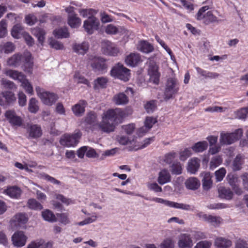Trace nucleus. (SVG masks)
<instances>
[{
  "label": "nucleus",
  "instance_id": "36",
  "mask_svg": "<svg viewBox=\"0 0 248 248\" xmlns=\"http://www.w3.org/2000/svg\"><path fill=\"white\" fill-rule=\"evenodd\" d=\"M22 59V55L15 54L8 59L7 64L9 66H17L20 64Z\"/></svg>",
  "mask_w": 248,
  "mask_h": 248
},
{
  "label": "nucleus",
  "instance_id": "56",
  "mask_svg": "<svg viewBox=\"0 0 248 248\" xmlns=\"http://www.w3.org/2000/svg\"><path fill=\"white\" fill-rule=\"evenodd\" d=\"M1 84L5 89H13L16 88L14 83L5 78H2Z\"/></svg>",
  "mask_w": 248,
  "mask_h": 248
},
{
  "label": "nucleus",
  "instance_id": "2",
  "mask_svg": "<svg viewBox=\"0 0 248 248\" xmlns=\"http://www.w3.org/2000/svg\"><path fill=\"white\" fill-rule=\"evenodd\" d=\"M211 2L210 5L203 6L200 8L196 15V18L198 20L202 21L205 25H209L211 23L218 22L217 17L214 16L211 11L206 12L210 9Z\"/></svg>",
  "mask_w": 248,
  "mask_h": 248
},
{
  "label": "nucleus",
  "instance_id": "7",
  "mask_svg": "<svg viewBox=\"0 0 248 248\" xmlns=\"http://www.w3.org/2000/svg\"><path fill=\"white\" fill-rule=\"evenodd\" d=\"M36 91L43 103L48 106L52 105L58 98L54 93L45 91L39 87L36 88Z\"/></svg>",
  "mask_w": 248,
  "mask_h": 248
},
{
  "label": "nucleus",
  "instance_id": "64",
  "mask_svg": "<svg viewBox=\"0 0 248 248\" xmlns=\"http://www.w3.org/2000/svg\"><path fill=\"white\" fill-rule=\"evenodd\" d=\"M235 248H248V243L243 239L237 240L235 244Z\"/></svg>",
  "mask_w": 248,
  "mask_h": 248
},
{
  "label": "nucleus",
  "instance_id": "40",
  "mask_svg": "<svg viewBox=\"0 0 248 248\" xmlns=\"http://www.w3.org/2000/svg\"><path fill=\"white\" fill-rule=\"evenodd\" d=\"M208 147V143L206 141H199L195 143L192 147V149L196 153L202 152Z\"/></svg>",
  "mask_w": 248,
  "mask_h": 248
},
{
  "label": "nucleus",
  "instance_id": "44",
  "mask_svg": "<svg viewBox=\"0 0 248 248\" xmlns=\"http://www.w3.org/2000/svg\"><path fill=\"white\" fill-rule=\"evenodd\" d=\"M54 34L58 38H67L69 36V32L66 28H61L54 31Z\"/></svg>",
  "mask_w": 248,
  "mask_h": 248
},
{
  "label": "nucleus",
  "instance_id": "29",
  "mask_svg": "<svg viewBox=\"0 0 248 248\" xmlns=\"http://www.w3.org/2000/svg\"><path fill=\"white\" fill-rule=\"evenodd\" d=\"M219 197L221 198L230 200L232 198L233 193L229 188L220 186L218 189Z\"/></svg>",
  "mask_w": 248,
  "mask_h": 248
},
{
  "label": "nucleus",
  "instance_id": "27",
  "mask_svg": "<svg viewBox=\"0 0 248 248\" xmlns=\"http://www.w3.org/2000/svg\"><path fill=\"white\" fill-rule=\"evenodd\" d=\"M5 74L13 79L17 80L21 82L26 78V76L21 72L16 70H7L5 72Z\"/></svg>",
  "mask_w": 248,
  "mask_h": 248
},
{
  "label": "nucleus",
  "instance_id": "14",
  "mask_svg": "<svg viewBox=\"0 0 248 248\" xmlns=\"http://www.w3.org/2000/svg\"><path fill=\"white\" fill-rule=\"evenodd\" d=\"M158 66L154 61L149 62L148 74L150 77V79L155 84H158L160 74L158 71Z\"/></svg>",
  "mask_w": 248,
  "mask_h": 248
},
{
  "label": "nucleus",
  "instance_id": "42",
  "mask_svg": "<svg viewBox=\"0 0 248 248\" xmlns=\"http://www.w3.org/2000/svg\"><path fill=\"white\" fill-rule=\"evenodd\" d=\"M42 216L45 220L49 222H53L57 221L55 216L49 210H46L42 212Z\"/></svg>",
  "mask_w": 248,
  "mask_h": 248
},
{
  "label": "nucleus",
  "instance_id": "47",
  "mask_svg": "<svg viewBox=\"0 0 248 248\" xmlns=\"http://www.w3.org/2000/svg\"><path fill=\"white\" fill-rule=\"evenodd\" d=\"M222 162V159L220 156L213 157L210 162L209 167L211 170H214Z\"/></svg>",
  "mask_w": 248,
  "mask_h": 248
},
{
  "label": "nucleus",
  "instance_id": "4",
  "mask_svg": "<svg viewBox=\"0 0 248 248\" xmlns=\"http://www.w3.org/2000/svg\"><path fill=\"white\" fill-rule=\"evenodd\" d=\"M179 89V83L176 78H168L164 93V99L167 101L172 98L173 96L178 93Z\"/></svg>",
  "mask_w": 248,
  "mask_h": 248
},
{
  "label": "nucleus",
  "instance_id": "51",
  "mask_svg": "<svg viewBox=\"0 0 248 248\" xmlns=\"http://www.w3.org/2000/svg\"><path fill=\"white\" fill-rule=\"evenodd\" d=\"M28 206L30 208L34 210H41L43 208L42 205L36 200L31 199L28 202Z\"/></svg>",
  "mask_w": 248,
  "mask_h": 248
},
{
  "label": "nucleus",
  "instance_id": "26",
  "mask_svg": "<svg viewBox=\"0 0 248 248\" xmlns=\"http://www.w3.org/2000/svg\"><path fill=\"white\" fill-rule=\"evenodd\" d=\"M157 122L156 118L153 117H147L144 122V126L140 128L139 133H145L149 130L153 126V125Z\"/></svg>",
  "mask_w": 248,
  "mask_h": 248
},
{
  "label": "nucleus",
  "instance_id": "38",
  "mask_svg": "<svg viewBox=\"0 0 248 248\" xmlns=\"http://www.w3.org/2000/svg\"><path fill=\"white\" fill-rule=\"evenodd\" d=\"M14 221L19 225L26 223L28 218L25 213H19L15 215Z\"/></svg>",
  "mask_w": 248,
  "mask_h": 248
},
{
  "label": "nucleus",
  "instance_id": "23",
  "mask_svg": "<svg viewBox=\"0 0 248 248\" xmlns=\"http://www.w3.org/2000/svg\"><path fill=\"white\" fill-rule=\"evenodd\" d=\"M214 244L217 248H229L232 245V242L230 240L222 237L216 238Z\"/></svg>",
  "mask_w": 248,
  "mask_h": 248
},
{
  "label": "nucleus",
  "instance_id": "30",
  "mask_svg": "<svg viewBox=\"0 0 248 248\" xmlns=\"http://www.w3.org/2000/svg\"><path fill=\"white\" fill-rule=\"evenodd\" d=\"M113 101L118 105H125L128 103V98L125 93H120L114 96Z\"/></svg>",
  "mask_w": 248,
  "mask_h": 248
},
{
  "label": "nucleus",
  "instance_id": "28",
  "mask_svg": "<svg viewBox=\"0 0 248 248\" xmlns=\"http://www.w3.org/2000/svg\"><path fill=\"white\" fill-rule=\"evenodd\" d=\"M170 180L171 176L167 170L163 169L159 172L157 181L159 184L164 185Z\"/></svg>",
  "mask_w": 248,
  "mask_h": 248
},
{
  "label": "nucleus",
  "instance_id": "43",
  "mask_svg": "<svg viewBox=\"0 0 248 248\" xmlns=\"http://www.w3.org/2000/svg\"><path fill=\"white\" fill-rule=\"evenodd\" d=\"M38 101L34 98H31L29 103L28 109L29 111L32 113H36L39 110L38 105Z\"/></svg>",
  "mask_w": 248,
  "mask_h": 248
},
{
  "label": "nucleus",
  "instance_id": "33",
  "mask_svg": "<svg viewBox=\"0 0 248 248\" xmlns=\"http://www.w3.org/2000/svg\"><path fill=\"white\" fill-rule=\"evenodd\" d=\"M137 48L138 50L146 53H150L154 49L153 46L145 41H140L138 45Z\"/></svg>",
  "mask_w": 248,
  "mask_h": 248
},
{
  "label": "nucleus",
  "instance_id": "17",
  "mask_svg": "<svg viewBox=\"0 0 248 248\" xmlns=\"http://www.w3.org/2000/svg\"><path fill=\"white\" fill-rule=\"evenodd\" d=\"M6 118L13 126H20L22 124V119L18 116L16 112L11 110H7L5 113Z\"/></svg>",
  "mask_w": 248,
  "mask_h": 248
},
{
  "label": "nucleus",
  "instance_id": "32",
  "mask_svg": "<svg viewBox=\"0 0 248 248\" xmlns=\"http://www.w3.org/2000/svg\"><path fill=\"white\" fill-rule=\"evenodd\" d=\"M200 182L195 177H191L188 179L185 182L186 187L189 189L195 190L200 186Z\"/></svg>",
  "mask_w": 248,
  "mask_h": 248
},
{
  "label": "nucleus",
  "instance_id": "60",
  "mask_svg": "<svg viewBox=\"0 0 248 248\" xmlns=\"http://www.w3.org/2000/svg\"><path fill=\"white\" fill-rule=\"evenodd\" d=\"M41 177L44 178L45 180L51 182V183L55 185H60L61 182L56 180L55 178L52 177L46 173L40 174Z\"/></svg>",
  "mask_w": 248,
  "mask_h": 248
},
{
  "label": "nucleus",
  "instance_id": "34",
  "mask_svg": "<svg viewBox=\"0 0 248 248\" xmlns=\"http://www.w3.org/2000/svg\"><path fill=\"white\" fill-rule=\"evenodd\" d=\"M31 32L37 38L38 42L42 45L44 43L46 34L45 31L41 28L36 27L32 29Z\"/></svg>",
  "mask_w": 248,
  "mask_h": 248
},
{
  "label": "nucleus",
  "instance_id": "63",
  "mask_svg": "<svg viewBox=\"0 0 248 248\" xmlns=\"http://www.w3.org/2000/svg\"><path fill=\"white\" fill-rule=\"evenodd\" d=\"M212 243L209 241H202L198 243L195 248H210Z\"/></svg>",
  "mask_w": 248,
  "mask_h": 248
},
{
  "label": "nucleus",
  "instance_id": "15",
  "mask_svg": "<svg viewBox=\"0 0 248 248\" xmlns=\"http://www.w3.org/2000/svg\"><path fill=\"white\" fill-rule=\"evenodd\" d=\"M152 200L156 202L161 203L165 204L166 206L181 209L184 210H189L190 209V206L186 204L175 202H173L164 200L161 198H154Z\"/></svg>",
  "mask_w": 248,
  "mask_h": 248
},
{
  "label": "nucleus",
  "instance_id": "39",
  "mask_svg": "<svg viewBox=\"0 0 248 248\" xmlns=\"http://www.w3.org/2000/svg\"><path fill=\"white\" fill-rule=\"evenodd\" d=\"M84 122L88 125L94 126L97 124L96 115L93 112H90L86 115Z\"/></svg>",
  "mask_w": 248,
  "mask_h": 248
},
{
  "label": "nucleus",
  "instance_id": "59",
  "mask_svg": "<svg viewBox=\"0 0 248 248\" xmlns=\"http://www.w3.org/2000/svg\"><path fill=\"white\" fill-rule=\"evenodd\" d=\"M21 85L23 86V87L26 90V92L31 94H32L33 93V89L31 85V84L29 83L28 80L25 78L23 81L21 82Z\"/></svg>",
  "mask_w": 248,
  "mask_h": 248
},
{
  "label": "nucleus",
  "instance_id": "13",
  "mask_svg": "<svg viewBox=\"0 0 248 248\" xmlns=\"http://www.w3.org/2000/svg\"><path fill=\"white\" fill-rule=\"evenodd\" d=\"M226 179L234 192L238 195H241L243 191L239 186L240 180L238 176L236 174L230 173L227 175Z\"/></svg>",
  "mask_w": 248,
  "mask_h": 248
},
{
  "label": "nucleus",
  "instance_id": "55",
  "mask_svg": "<svg viewBox=\"0 0 248 248\" xmlns=\"http://www.w3.org/2000/svg\"><path fill=\"white\" fill-rule=\"evenodd\" d=\"M7 23L5 20L2 19L0 22V38H3L6 36L7 33Z\"/></svg>",
  "mask_w": 248,
  "mask_h": 248
},
{
  "label": "nucleus",
  "instance_id": "3",
  "mask_svg": "<svg viewBox=\"0 0 248 248\" xmlns=\"http://www.w3.org/2000/svg\"><path fill=\"white\" fill-rule=\"evenodd\" d=\"M242 134L243 131L241 129H237L232 133L221 132L219 137L220 143L222 145H230L238 140Z\"/></svg>",
  "mask_w": 248,
  "mask_h": 248
},
{
  "label": "nucleus",
  "instance_id": "61",
  "mask_svg": "<svg viewBox=\"0 0 248 248\" xmlns=\"http://www.w3.org/2000/svg\"><path fill=\"white\" fill-rule=\"evenodd\" d=\"M49 45L51 47L57 50L62 49L63 48V46L61 43L54 39H51L50 40Z\"/></svg>",
  "mask_w": 248,
  "mask_h": 248
},
{
  "label": "nucleus",
  "instance_id": "8",
  "mask_svg": "<svg viewBox=\"0 0 248 248\" xmlns=\"http://www.w3.org/2000/svg\"><path fill=\"white\" fill-rule=\"evenodd\" d=\"M81 136V133L79 131L71 135L65 134L62 136L60 142L64 146H74L78 143Z\"/></svg>",
  "mask_w": 248,
  "mask_h": 248
},
{
  "label": "nucleus",
  "instance_id": "58",
  "mask_svg": "<svg viewBox=\"0 0 248 248\" xmlns=\"http://www.w3.org/2000/svg\"><path fill=\"white\" fill-rule=\"evenodd\" d=\"M236 115L238 119H246L248 116V107L242 108L238 110Z\"/></svg>",
  "mask_w": 248,
  "mask_h": 248
},
{
  "label": "nucleus",
  "instance_id": "21",
  "mask_svg": "<svg viewBox=\"0 0 248 248\" xmlns=\"http://www.w3.org/2000/svg\"><path fill=\"white\" fill-rule=\"evenodd\" d=\"M178 245L180 248H191L193 246V242L190 235L186 233L182 234Z\"/></svg>",
  "mask_w": 248,
  "mask_h": 248
},
{
  "label": "nucleus",
  "instance_id": "45",
  "mask_svg": "<svg viewBox=\"0 0 248 248\" xmlns=\"http://www.w3.org/2000/svg\"><path fill=\"white\" fill-rule=\"evenodd\" d=\"M222 221V219L220 217L209 215L208 217L207 222L211 224L215 227H217L221 224Z\"/></svg>",
  "mask_w": 248,
  "mask_h": 248
},
{
  "label": "nucleus",
  "instance_id": "52",
  "mask_svg": "<svg viewBox=\"0 0 248 248\" xmlns=\"http://www.w3.org/2000/svg\"><path fill=\"white\" fill-rule=\"evenodd\" d=\"M226 173V170L224 168H221L215 172L216 181L217 182H221L224 178Z\"/></svg>",
  "mask_w": 248,
  "mask_h": 248
},
{
  "label": "nucleus",
  "instance_id": "9",
  "mask_svg": "<svg viewBox=\"0 0 248 248\" xmlns=\"http://www.w3.org/2000/svg\"><path fill=\"white\" fill-rule=\"evenodd\" d=\"M101 50L104 54L112 56H117L120 52L116 45L108 40L102 42Z\"/></svg>",
  "mask_w": 248,
  "mask_h": 248
},
{
  "label": "nucleus",
  "instance_id": "24",
  "mask_svg": "<svg viewBox=\"0 0 248 248\" xmlns=\"http://www.w3.org/2000/svg\"><path fill=\"white\" fill-rule=\"evenodd\" d=\"M140 61V55L138 53H132L126 56L125 62L127 65L134 67L137 65Z\"/></svg>",
  "mask_w": 248,
  "mask_h": 248
},
{
  "label": "nucleus",
  "instance_id": "48",
  "mask_svg": "<svg viewBox=\"0 0 248 248\" xmlns=\"http://www.w3.org/2000/svg\"><path fill=\"white\" fill-rule=\"evenodd\" d=\"M172 174L179 175L182 173V167L180 162H174L170 167Z\"/></svg>",
  "mask_w": 248,
  "mask_h": 248
},
{
  "label": "nucleus",
  "instance_id": "41",
  "mask_svg": "<svg viewBox=\"0 0 248 248\" xmlns=\"http://www.w3.org/2000/svg\"><path fill=\"white\" fill-rule=\"evenodd\" d=\"M243 163V156L241 155H238L232 163V169L234 170H240L241 168V166Z\"/></svg>",
  "mask_w": 248,
  "mask_h": 248
},
{
  "label": "nucleus",
  "instance_id": "53",
  "mask_svg": "<svg viewBox=\"0 0 248 248\" xmlns=\"http://www.w3.org/2000/svg\"><path fill=\"white\" fill-rule=\"evenodd\" d=\"M80 15L83 17H87L93 16V14L97 13V12L93 9H81L79 11Z\"/></svg>",
  "mask_w": 248,
  "mask_h": 248
},
{
  "label": "nucleus",
  "instance_id": "35",
  "mask_svg": "<svg viewBox=\"0 0 248 248\" xmlns=\"http://www.w3.org/2000/svg\"><path fill=\"white\" fill-rule=\"evenodd\" d=\"M15 46L11 42H7L0 45V51L1 52L8 54L12 53L15 49Z\"/></svg>",
  "mask_w": 248,
  "mask_h": 248
},
{
  "label": "nucleus",
  "instance_id": "46",
  "mask_svg": "<svg viewBox=\"0 0 248 248\" xmlns=\"http://www.w3.org/2000/svg\"><path fill=\"white\" fill-rule=\"evenodd\" d=\"M23 30V26L20 24L15 25L12 28L11 31L12 36L15 38H19L20 34Z\"/></svg>",
  "mask_w": 248,
  "mask_h": 248
},
{
  "label": "nucleus",
  "instance_id": "11",
  "mask_svg": "<svg viewBox=\"0 0 248 248\" xmlns=\"http://www.w3.org/2000/svg\"><path fill=\"white\" fill-rule=\"evenodd\" d=\"M16 100L15 94L10 91H3L0 93V106L6 107L13 104Z\"/></svg>",
  "mask_w": 248,
  "mask_h": 248
},
{
  "label": "nucleus",
  "instance_id": "37",
  "mask_svg": "<svg viewBox=\"0 0 248 248\" xmlns=\"http://www.w3.org/2000/svg\"><path fill=\"white\" fill-rule=\"evenodd\" d=\"M68 23L71 28H76L80 26L81 20L77 15L71 14L69 15Z\"/></svg>",
  "mask_w": 248,
  "mask_h": 248
},
{
  "label": "nucleus",
  "instance_id": "62",
  "mask_svg": "<svg viewBox=\"0 0 248 248\" xmlns=\"http://www.w3.org/2000/svg\"><path fill=\"white\" fill-rule=\"evenodd\" d=\"M144 108L148 113H152L155 108V105L154 101L147 102L144 105Z\"/></svg>",
  "mask_w": 248,
  "mask_h": 248
},
{
  "label": "nucleus",
  "instance_id": "50",
  "mask_svg": "<svg viewBox=\"0 0 248 248\" xmlns=\"http://www.w3.org/2000/svg\"><path fill=\"white\" fill-rule=\"evenodd\" d=\"M108 81V79L104 77L98 78L94 80V87L104 88Z\"/></svg>",
  "mask_w": 248,
  "mask_h": 248
},
{
  "label": "nucleus",
  "instance_id": "31",
  "mask_svg": "<svg viewBox=\"0 0 248 248\" xmlns=\"http://www.w3.org/2000/svg\"><path fill=\"white\" fill-rule=\"evenodd\" d=\"M24 58L25 61V66L26 68L25 71L28 72H31V69L33 66V61L31 54L27 52L24 54L22 59Z\"/></svg>",
  "mask_w": 248,
  "mask_h": 248
},
{
  "label": "nucleus",
  "instance_id": "6",
  "mask_svg": "<svg viewBox=\"0 0 248 248\" xmlns=\"http://www.w3.org/2000/svg\"><path fill=\"white\" fill-rule=\"evenodd\" d=\"M110 73L111 76L124 81H128L130 78V70L120 63L112 68Z\"/></svg>",
  "mask_w": 248,
  "mask_h": 248
},
{
  "label": "nucleus",
  "instance_id": "16",
  "mask_svg": "<svg viewBox=\"0 0 248 248\" xmlns=\"http://www.w3.org/2000/svg\"><path fill=\"white\" fill-rule=\"evenodd\" d=\"M27 133L28 134V139H37L42 136V130L39 125L28 124L27 125Z\"/></svg>",
  "mask_w": 248,
  "mask_h": 248
},
{
  "label": "nucleus",
  "instance_id": "5",
  "mask_svg": "<svg viewBox=\"0 0 248 248\" xmlns=\"http://www.w3.org/2000/svg\"><path fill=\"white\" fill-rule=\"evenodd\" d=\"M89 62L94 72L103 74L107 71L108 64L107 60L104 58L91 56L89 57Z\"/></svg>",
  "mask_w": 248,
  "mask_h": 248
},
{
  "label": "nucleus",
  "instance_id": "22",
  "mask_svg": "<svg viewBox=\"0 0 248 248\" xmlns=\"http://www.w3.org/2000/svg\"><path fill=\"white\" fill-rule=\"evenodd\" d=\"M201 175L202 177V182L203 189L208 190L212 187L213 185L211 174L209 172H203Z\"/></svg>",
  "mask_w": 248,
  "mask_h": 248
},
{
  "label": "nucleus",
  "instance_id": "10",
  "mask_svg": "<svg viewBox=\"0 0 248 248\" xmlns=\"http://www.w3.org/2000/svg\"><path fill=\"white\" fill-rule=\"evenodd\" d=\"M27 239V236L23 231H18L13 234L11 241L15 247L20 248L25 245Z\"/></svg>",
  "mask_w": 248,
  "mask_h": 248
},
{
  "label": "nucleus",
  "instance_id": "54",
  "mask_svg": "<svg viewBox=\"0 0 248 248\" xmlns=\"http://www.w3.org/2000/svg\"><path fill=\"white\" fill-rule=\"evenodd\" d=\"M160 248H174V242L170 238H167L160 244Z\"/></svg>",
  "mask_w": 248,
  "mask_h": 248
},
{
  "label": "nucleus",
  "instance_id": "18",
  "mask_svg": "<svg viewBox=\"0 0 248 248\" xmlns=\"http://www.w3.org/2000/svg\"><path fill=\"white\" fill-rule=\"evenodd\" d=\"M201 160L197 157H193L188 160L186 170L191 174H195L200 167Z\"/></svg>",
  "mask_w": 248,
  "mask_h": 248
},
{
  "label": "nucleus",
  "instance_id": "12",
  "mask_svg": "<svg viewBox=\"0 0 248 248\" xmlns=\"http://www.w3.org/2000/svg\"><path fill=\"white\" fill-rule=\"evenodd\" d=\"M99 25V20L95 17L91 16L84 21L83 27L88 33L91 34L94 30L98 29Z\"/></svg>",
  "mask_w": 248,
  "mask_h": 248
},
{
  "label": "nucleus",
  "instance_id": "19",
  "mask_svg": "<svg viewBox=\"0 0 248 248\" xmlns=\"http://www.w3.org/2000/svg\"><path fill=\"white\" fill-rule=\"evenodd\" d=\"M87 105L85 100H81L72 108V110L76 116H81L85 112V108Z\"/></svg>",
  "mask_w": 248,
  "mask_h": 248
},
{
  "label": "nucleus",
  "instance_id": "20",
  "mask_svg": "<svg viewBox=\"0 0 248 248\" xmlns=\"http://www.w3.org/2000/svg\"><path fill=\"white\" fill-rule=\"evenodd\" d=\"M89 44L84 41L81 43H75L73 45L72 48L75 52L78 54L84 55L89 49Z\"/></svg>",
  "mask_w": 248,
  "mask_h": 248
},
{
  "label": "nucleus",
  "instance_id": "1",
  "mask_svg": "<svg viewBox=\"0 0 248 248\" xmlns=\"http://www.w3.org/2000/svg\"><path fill=\"white\" fill-rule=\"evenodd\" d=\"M123 116V112L120 108L109 109L104 114L102 122L98 127L102 131L110 133L114 131L115 126Z\"/></svg>",
  "mask_w": 248,
  "mask_h": 248
},
{
  "label": "nucleus",
  "instance_id": "57",
  "mask_svg": "<svg viewBox=\"0 0 248 248\" xmlns=\"http://www.w3.org/2000/svg\"><path fill=\"white\" fill-rule=\"evenodd\" d=\"M26 23L32 26L35 24L37 21V18L33 14H29L25 17Z\"/></svg>",
  "mask_w": 248,
  "mask_h": 248
},
{
  "label": "nucleus",
  "instance_id": "49",
  "mask_svg": "<svg viewBox=\"0 0 248 248\" xmlns=\"http://www.w3.org/2000/svg\"><path fill=\"white\" fill-rule=\"evenodd\" d=\"M121 27H117L113 24H108L107 26L105 32L108 34H116L120 31Z\"/></svg>",
  "mask_w": 248,
  "mask_h": 248
},
{
  "label": "nucleus",
  "instance_id": "25",
  "mask_svg": "<svg viewBox=\"0 0 248 248\" xmlns=\"http://www.w3.org/2000/svg\"><path fill=\"white\" fill-rule=\"evenodd\" d=\"M22 191L21 189L16 186H11L4 190L3 193L7 194L12 198L18 199L20 197Z\"/></svg>",
  "mask_w": 248,
  "mask_h": 248
}]
</instances>
